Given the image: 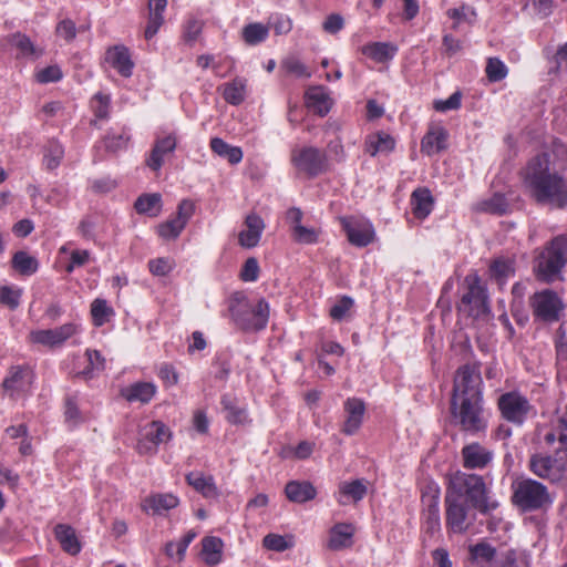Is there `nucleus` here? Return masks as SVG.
<instances>
[{"instance_id":"35","label":"nucleus","mask_w":567,"mask_h":567,"mask_svg":"<svg viewBox=\"0 0 567 567\" xmlns=\"http://www.w3.org/2000/svg\"><path fill=\"white\" fill-rule=\"evenodd\" d=\"M187 483L204 497H217L218 491L215 485L214 478L210 475H205L199 471L190 472L186 475Z\"/></svg>"},{"instance_id":"32","label":"nucleus","mask_w":567,"mask_h":567,"mask_svg":"<svg viewBox=\"0 0 567 567\" xmlns=\"http://www.w3.org/2000/svg\"><path fill=\"white\" fill-rule=\"evenodd\" d=\"M285 494L290 502L305 503L316 497L315 486L307 481H290L285 487Z\"/></svg>"},{"instance_id":"3","label":"nucleus","mask_w":567,"mask_h":567,"mask_svg":"<svg viewBox=\"0 0 567 567\" xmlns=\"http://www.w3.org/2000/svg\"><path fill=\"white\" fill-rule=\"evenodd\" d=\"M512 503L520 512H545L554 503L547 486L533 478H517L512 483Z\"/></svg>"},{"instance_id":"1","label":"nucleus","mask_w":567,"mask_h":567,"mask_svg":"<svg viewBox=\"0 0 567 567\" xmlns=\"http://www.w3.org/2000/svg\"><path fill=\"white\" fill-rule=\"evenodd\" d=\"M524 184L539 204L564 207L567 204V185L564 177L551 166L544 153L529 161L524 171Z\"/></svg>"},{"instance_id":"59","label":"nucleus","mask_w":567,"mask_h":567,"mask_svg":"<svg viewBox=\"0 0 567 567\" xmlns=\"http://www.w3.org/2000/svg\"><path fill=\"white\" fill-rule=\"evenodd\" d=\"M262 544L267 549L275 551H284L291 547V543L287 542L284 536L278 534L266 535Z\"/></svg>"},{"instance_id":"55","label":"nucleus","mask_w":567,"mask_h":567,"mask_svg":"<svg viewBox=\"0 0 567 567\" xmlns=\"http://www.w3.org/2000/svg\"><path fill=\"white\" fill-rule=\"evenodd\" d=\"M175 267V261L172 258H156L148 262L150 271L155 276H166Z\"/></svg>"},{"instance_id":"42","label":"nucleus","mask_w":567,"mask_h":567,"mask_svg":"<svg viewBox=\"0 0 567 567\" xmlns=\"http://www.w3.org/2000/svg\"><path fill=\"white\" fill-rule=\"evenodd\" d=\"M64 157V147L55 140H50L43 147L42 163L48 171L59 167Z\"/></svg>"},{"instance_id":"7","label":"nucleus","mask_w":567,"mask_h":567,"mask_svg":"<svg viewBox=\"0 0 567 567\" xmlns=\"http://www.w3.org/2000/svg\"><path fill=\"white\" fill-rule=\"evenodd\" d=\"M462 399H483L481 373L476 368L467 364L456 371L451 401Z\"/></svg>"},{"instance_id":"12","label":"nucleus","mask_w":567,"mask_h":567,"mask_svg":"<svg viewBox=\"0 0 567 567\" xmlns=\"http://www.w3.org/2000/svg\"><path fill=\"white\" fill-rule=\"evenodd\" d=\"M529 305L535 317L548 322L558 320L564 309L560 297L549 289L535 292L530 297Z\"/></svg>"},{"instance_id":"18","label":"nucleus","mask_w":567,"mask_h":567,"mask_svg":"<svg viewBox=\"0 0 567 567\" xmlns=\"http://www.w3.org/2000/svg\"><path fill=\"white\" fill-rule=\"evenodd\" d=\"M341 224L347 233L349 241L358 247H365L374 239V229L372 224L365 219L354 217L341 218Z\"/></svg>"},{"instance_id":"31","label":"nucleus","mask_w":567,"mask_h":567,"mask_svg":"<svg viewBox=\"0 0 567 567\" xmlns=\"http://www.w3.org/2000/svg\"><path fill=\"white\" fill-rule=\"evenodd\" d=\"M354 526L348 523H339L330 530L328 547L332 550H340L352 545Z\"/></svg>"},{"instance_id":"47","label":"nucleus","mask_w":567,"mask_h":567,"mask_svg":"<svg viewBox=\"0 0 567 567\" xmlns=\"http://www.w3.org/2000/svg\"><path fill=\"white\" fill-rule=\"evenodd\" d=\"M85 357L87 361V367L84 370L80 371L78 374L83 377L84 379H91L94 377L95 372H100L104 369L105 361L97 350H86Z\"/></svg>"},{"instance_id":"26","label":"nucleus","mask_w":567,"mask_h":567,"mask_svg":"<svg viewBox=\"0 0 567 567\" xmlns=\"http://www.w3.org/2000/svg\"><path fill=\"white\" fill-rule=\"evenodd\" d=\"M306 103L315 113L324 116L332 106V99L323 86H311L306 92Z\"/></svg>"},{"instance_id":"50","label":"nucleus","mask_w":567,"mask_h":567,"mask_svg":"<svg viewBox=\"0 0 567 567\" xmlns=\"http://www.w3.org/2000/svg\"><path fill=\"white\" fill-rule=\"evenodd\" d=\"M185 228V225L173 217L157 226V234L166 240L176 239Z\"/></svg>"},{"instance_id":"10","label":"nucleus","mask_w":567,"mask_h":567,"mask_svg":"<svg viewBox=\"0 0 567 567\" xmlns=\"http://www.w3.org/2000/svg\"><path fill=\"white\" fill-rule=\"evenodd\" d=\"M33 383V371L28 365H14L2 382L4 394L12 401L24 399Z\"/></svg>"},{"instance_id":"6","label":"nucleus","mask_w":567,"mask_h":567,"mask_svg":"<svg viewBox=\"0 0 567 567\" xmlns=\"http://www.w3.org/2000/svg\"><path fill=\"white\" fill-rule=\"evenodd\" d=\"M466 291L462 296L458 310L473 318L484 317L489 312L488 298L477 274L465 277Z\"/></svg>"},{"instance_id":"2","label":"nucleus","mask_w":567,"mask_h":567,"mask_svg":"<svg viewBox=\"0 0 567 567\" xmlns=\"http://www.w3.org/2000/svg\"><path fill=\"white\" fill-rule=\"evenodd\" d=\"M228 311L234 322L243 330L258 331L267 326L269 305L259 299L251 303L243 292H234L228 299Z\"/></svg>"},{"instance_id":"37","label":"nucleus","mask_w":567,"mask_h":567,"mask_svg":"<svg viewBox=\"0 0 567 567\" xmlns=\"http://www.w3.org/2000/svg\"><path fill=\"white\" fill-rule=\"evenodd\" d=\"M6 41L19 51L17 58L37 59L42 54V50L38 49L29 37L20 32L7 37Z\"/></svg>"},{"instance_id":"38","label":"nucleus","mask_w":567,"mask_h":567,"mask_svg":"<svg viewBox=\"0 0 567 567\" xmlns=\"http://www.w3.org/2000/svg\"><path fill=\"white\" fill-rule=\"evenodd\" d=\"M156 393V386L151 382H137L122 391V395L128 401L148 403Z\"/></svg>"},{"instance_id":"29","label":"nucleus","mask_w":567,"mask_h":567,"mask_svg":"<svg viewBox=\"0 0 567 567\" xmlns=\"http://www.w3.org/2000/svg\"><path fill=\"white\" fill-rule=\"evenodd\" d=\"M166 0H148V19L144 33L146 40L152 39L164 23L163 13L166 9Z\"/></svg>"},{"instance_id":"56","label":"nucleus","mask_w":567,"mask_h":567,"mask_svg":"<svg viewBox=\"0 0 567 567\" xmlns=\"http://www.w3.org/2000/svg\"><path fill=\"white\" fill-rule=\"evenodd\" d=\"M447 16L454 20L453 29H457L462 22H472L475 12L470 7L462 6L461 8L450 9Z\"/></svg>"},{"instance_id":"23","label":"nucleus","mask_w":567,"mask_h":567,"mask_svg":"<svg viewBox=\"0 0 567 567\" xmlns=\"http://www.w3.org/2000/svg\"><path fill=\"white\" fill-rule=\"evenodd\" d=\"M346 421L342 427V432L347 435L354 434L361 426L365 405L361 399L349 398L344 402Z\"/></svg>"},{"instance_id":"39","label":"nucleus","mask_w":567,"mask_h":567,"mask_svg":"<svg viewBox=\"0 0 567 567\" xmlns=\"http://www.w3.org/2000/svg\"><path fill=\"white\" fill-rule=\"evenodd\" d=\"M210 148L216 155L226 158L231 165L240 163L244 156L240 147L233 146L219 137L210 140Z\"/></svg>"},{"instance_id":"30","label":"nucleus","mask_w":567,"mask_h":567,"mask_svg":"<svg viewBox=\"0 0 567 567\" xmlns=\"http://www.w3.org/2000/svg\"><path fill=\"white\" fill-rule=\"evenodd\" d=\"M395 141L384 132L370 134L365 138L364 151L370 156L378 154H389L394 150Z\"/></svg>"},{"instance_id":"21","label":"nucleus","mask_w":567,"mask_h":567,"mask_svg":"<svg viewBox=\"0 0 567 567\" xmlns=\"http://www.w3.org/2000/svg\"><path fill=\"white\" fill-rule=\"evenodd\" d=\"M528 467L534 475L550 482H558L564 477L555 456L551 457L543 453L533 454L529 458Z\"/></svg>"},{"instance_id":"4","label":"nucleus","mask_w":567,"mask_h":567,"mask_svg":"<svg viewBox=\"0 0 567 567\" xmlns=\"http://www.w3.org/2000/svg\"><path fill=\"white\" fill-rule=\"evenodd\" d=\"M446 493L467 495L472 505L481 513L487 514L498 507V502L491 499L486 494V485L482 476L456 472L450 481Z\"/></svg>"},{"instance_id":"25","label":"nucleus","mask_w":567,"mask_h":567,"mask_svg":"<svg viewBox=\"0 0 567 567\" xmlns=\"http://www.w3.org/2000/svg\"><path fill=\"white\" fill-rule=\"evenodd\" d=\"M106 62L114 68L121 75L128 78L132 75L134 66L128 49L123 45H115L106 51Z\"/></svg>"},{"instance_id":"34","label":"nucleus","mask_w":567,"mask_h":567,"mask_svg":"<svg viewBox=\"0 0 567 567\" xmlns=\"http://www.w3.org/2000/svg\"><path fill=\"white\" fill-rule=\"evenodd\" d=\"M54 535L65 553L70 555L80 553L81 544L73 527L66 524H58L54 527Z\"/></svg>"},{"instance_id":"41","label":"nucleus","mask_w":567,"mask_h":567,"mask_svg":"<svg viewBox=\"0 0 567 567\" xmlns=\"http://www.w3.org/2000/svg\"><path fill=\"white\" fill-rule=\"evenodd\" d=\"M247 81L236 78L231 82L223 85V97L231 105H239L246 99Z\"/></svg>"},{"instance_id":"43","label":"nucleus","mask_w":567,"mask_h":567,"mask_svg":"<svg viewBox=\"0 0 567 567\" xmlns=\"http://www.w3.org/2000/svg\"><path fill=\"white\" fill-rule=\"evenodd\" d=\"M135 209L140 214L156 217L162 212V196L158 193L141 195L135 202Z\"/></svg>"},{"instance_id":"57","label":"nucleus","mask_w":567,"mask_h":567,"mask_svg":"<svg viewBox=\"0 0 567 567\" xmlns=\"http://www.w3.org/2000/svg\"><path fill=\"white\" fill-rule=\"evenodd\" d=\"M21 290L3 286L0 289V302L10 309H16L20 305Z\"/></svg>"},{"instance_id":"60","label":"nucleus","mask_w":567,"mask_h":567,"mask_svg":"<svg viewBox=\"0 0 567 567\" xmlns=\"http://www.w3.org/2000/svg\"><path fill=\"white\" fill-rule=\"evenodd\" d=\"M259 277V265L258 260L255 257L248 258L240 271V278L244 281H256Z\"/></svg>"},{"instance_id":"22","label":"nucleus","mask_w":567,"mask_h":567,"mask_svg":"<svg viewBox=\"0 0 567 567\" xmlns=\"http://www.w3.org/2000/svg\"><path fill=\"white\" fill-rule=\"evenodd\" d=\"M461 454L463 466L468 470L484 468L493 460V452L477 442L465 445Z\"/></svg>"},{"instance_id":"20","label":"nucleus","mask_w":567,"mask_h":567,"mask_svg":"<svg viewBox=\"0 0 567 567\" xmlns=\"http://www.w3.org/2000/svg\"><path fill=\"white\" fill-rule=\"evenodd\" d=\"M265 228L266 224L259 215L248 214L244 220V228L238 234V244L247 249L258 246Z\"/></svg>"},{"instance_id":"33","label":"nucleus","mask_w":567,"mask_h":567,"mask_svg":"<svg viewBox=\"0 0 567 567\" xmlns=\"http://www.w3.org/2000/svg\"><path fill=\"white\" fill-rule=\"evenodd\" d=\"M434 199L427 188H416L411 195L413 215L419 219L426 218L433 209Z\"/></svg>"},{"instance_id":"53","label":"nucleus","mask_w":567,"mask_h":567,"mask_svg":"<svg viewBox=\"0 0 567 567\" xmlns=\"http://www.w3.org/2000/svg\"><path fill=\"white\" fill-rule=\"evenodd\" d=\"M281 68L297 78H310L311 73L307 66L296 56H287L281 61Z\"/></svg>"},{"instance_id":"19","label":"nucleus","mask_w":567,"mask_h":567,"mask_svg":"<svg viewBox=\"0 0 567 567\" xmlns=\"http://www.w3.org/2000/svg\"><path fill=\"white\" fill-rule=\"evenodd\" d=\"M177 146V135L167 133L157 135L146 159V165L154 172H158L164 164L165 156L173 154Z\"/></svg>"},{"instance_id":"62","label":"nucleus","mask_w":567,"mask_h":567,"mask_svg":"<svg viewBox=\"0 0 567 567\" xmlns=\"http://www.w3.org/2000/svg\"><path fill=\"white\" fill-rule=\"evenodd\" d=\"M130 137L125 134H110L104 140L106 151L115 153L125 148Z\"/></svg>"},{"instance_id":"9","label":"nucleus","mask_w":567,"mask_h":567,"mask_svg":"<svg viewBox=\"0 0 567 567\" xmlns=\"http://www.w3.org/2000/svg\"><path fill=\"white\" fill-rule=\"evenodd\" d=\"M567 261V236L556 237L540 256L538 270L546 280H553Z\"/></svg>"},{"instance_id":"17","label":"nucleus","mask_w":567,"mask_h":567,"mask_svg":"<svg viewBox=\"0 0 567 567\" xmlns=\"http://www.w3.org/2000/svg\"><path fill=\"white\" fill-rule=\"evenodd\" d=\"M472 561L470 567H512L515 559L506 555L497 557L496 549L487 543H478L470 548Z\"/></svg>"},{"instance_id":"44","label":"nucleus","mask_w":567,"mask_h":567,"mask_svg":"<svg viewBox=\"0 0 567 567\" xmlns=\"http://www.w3.org/2000/svg\"><path fill=\"white\" fill-rule=\"evenodd\" d=\"M11 265L22 276L33 275L39 268L37 258L22 250L13 255Z\"/></svg>"},{"instance_id":"8","label":"nucleus","mask_w":567,"mask_h":567,"mask_svg":"<svg viewBox=\"0 0 567 567\" xmlns=\"http://www.w3.org/2000/svg\"><path fill=\"white\" fill-rule=\"evenodd\" d=\"M291 163L298 172L306 174L308 177L318 176L328 167L326 153L313 146L292 150Z\"/></svg>"},{"instance_id":"54","label":"nucleus","mask_w":567,"mask_h":567,"mask_svg":"<svg viewBox=\"0 0 567 567\" xmlns=\"http://www.w3.org/2000/svg\"><path fill=\"white\" fill-rule=\"evenodd\" d=\"M91 259V252L86 249H75L70 252V261L65 265V271L71 274L78 267L85 266Z\"/></svg>"},{"instance_id":"45","label":"nucleus","mask_w":567,"mask_h":567,"mask_svg":"<svg viewBox=\"0 0 567 567\" xmlns=\"http://www.w3.org/2000/svg\"><path fill=\"white\" fill-rule=\"evenodd\" d=\"M491 276L499 286L514 275V266L511 259L497 258L489 267Z\"/></svg>"},{"instance_id":"36","label":"nucleus","mask_w":567,"mask_h":567,"mask_svg":"<svg viewBox=\"0 0 567 567\" xmlns=\"http://www.w3.org/2000/svg\"><path fill=\"white\" fill-rule=\"evenodd\" d=\"M338 488V502L342 505L347 504L350 501L357 503L361 501L367 494V484L363 480L341 482Z\"/></svg>"},{"instance_id":"11","label":"nucleus","mask_w":567,"mask_h":567,"mask_svg":"<svg viewBox=\"0 0 567 567\" xmlns=\"http://www.w3.org/2000/svg\"><path fill=\"white\" fill-rule=\"evenodd\" d=\"M502 416L511 423L522 425L533 410L529 401L517 391L502 394L497 401Z\"/></svg>"},{"instance_id":"28","label":"nucleus","mask_w":567,"mask_h":567,"mask_svg":"<svg viewBox=\"0 0 567 567\" xmlns=\"http://www.w3.org/2000/svg\"><path fill=\"white\" fill-rule=\"evenodd\" d=\"M398 48L390 42H370L360 48V52L377 63H386L393 59Z\"/></svg>"},{"instance_id":"13","label":"nucleus","mask_w":567,"mask_h":567,"mask_svg":"<svg viewBox=\"0 0 567 567\" xmlns=\"http://www.w3.org/2000/svg\"><path fill=\"white\" fill-rule=\"evenodd\" d=\"M172 436L169 429L161 421L145 424L140 431L137 452L140 454H155L157 446L167 442Z\"/></svg>"},{"instance_id":"48","label":"nucleus","mask_w":567,"mask_h":567,"mask_svg":"<svg viewBox=\"0 0 567 567\" xmlns=\"http://www.w3.org/2000/svg\"><path fill=\"white\" fill-rule=\"evenodd\" d=\"M269 29L261 23H249L243 29L244 41L249 45H256L266 40Z\"/></svg>"},{"instance_id":"58","label":"nucleus","mask_w":567,"mask_h":567,"mask_svg":"<svg viewBox=\"0 0 567 567\" xmlns=\"http://www.w3.org/2000/svg\"><path fill=\"white\" fill-rule=\"evenodd\" d=\"M292 236L295 240L301 244H313L318 239V231L313 228H307L302 225L293 226Z\"/></svg>"},{"instance_id":"64","label":"nucleus","mask_w":567,"mask_h":567,"mask_svg":"<svg viewBox=\"0 0 567 567\" xmlns=\"http://www.w3.org/2000/svg\"><path fill=\"white\" fill-rule=\"evenodd\" d=\"M559 443L560 447L554 456L563 476H565L567 474V435H560Z\"/></svg>"},{"instance_id":"24","label":"nucleus","mask_w":567,"mask_h":567,"mask_svg":"<svg viewBox=\"0 0 567 567\" xmlns=\"http://www.w3.org/2000/svg\"><path fill=\"white\" fill-rule=\"evenodd\" d=\"M178 504V497L172 493H154L142 501L141 508L147 514L162 515L164 512L175 508Z\"/></svg>"},{"instance_id":"16","label":"nucleus","mask_w":567,"mask_h":567,"mask_svg":"<svg viewBox=\"0 0 567 567\" xmlns=\"http://www.w3.org/2000/svg\"><path fill=\"white\" fill-rule=\"evenodd\" d=\"M78 332L79 326L73 322H69L54 329L33 330L29 333V339L32 343L55 348L62 346Z\"/></svg>"},{"instance_id":"63","label":"nucleus","mask_w":567,"mask_h":567,"mask_svg":"<svg viewBox=\"0 0 567 567\" xmlns=\"http://www.w3.org/2000/svg\"><path fill=\"white\" fill-rule=\"evenodd\" d=\"M62 78V72L56 65H50L40 70L35 74V79L39 83H51L56 82Z\"/></svg>"},{"instance_id":"27","label":"nucleus","mask_w":567,"mask_h":567,"mask_svg":"<svg viewBox=\"0 0 567 567\" xmlns=\"http://www.w3.org/2000/svg\"><path fill=\"white\" fill-rule=\"evenodd\" d=\"M447 131L441 126L432 127L421 141V152L426 155L440 153L446 148Z\"/></svg>"},{"instance_id":"14","label":"nucleus","mask_w":567,"mask_h":567,"mask_svg":"<svg viewBox=\"0 0 567 567\" xmlns=\"http://www.w3.org/2000/svg\"><path fill=\"white\" fill-rule=\"evenodd\" d=\"M440 489L436 485H427L422 493L423 518L425 534L431 538L440 533L441 519L439 509Z\"/></svg>"},{"instance_id":"61","label":"nucleus","mask_w":567,"mask_h":567,"mask_svg":"<svg viewBox=\"0 0 567 567\" xmlns=\"http://www.w3.org/2000/svg\"><path fill=\"white\" fill-rule=\"evenodd\" d=\"M353 306V300L350 297H342L330 309V316L333 320H342Z\"/></svg>"},{"instance_id":"15","label":"nucleus","mask_w":567,"mask_h":567,"mask_svg":"<svg viewBox=\"0 0 567 567\" xmlns=\"http://www.w3.org/2000/svg\"><path fill=\"white\" fill-rule=\"evenodd\" d=\"M446 526L453 533H464L471 525L464 498L456 493H446Z\"/></svg>"},{"instance_id":"46","label":"nucleus","mask_w":567,"mask_h":567,"mask_svg":"<svg viewBox=\"0 0 567 567\" xmlns=\"http://www.w3.org/2000/svg\"><path fill=\"white\" fill-rule=\"evenodd\" d=\"M224 410L227 412L226 419L233 424H243L247 421V413L244 409L239 408L236 399L224 395L221 399Z\"/></svg>"},{"instance_id":"51","label":"nucleus","mask_w":567,"mask_h":567,"mask_svg":"<svg viewBox=\"0 0 567 567\" xmlns=\"http://www.w3.org/2000/svg\"><path fill=\"white\" fill-rule=\"evenodd\" d=\"M508 204L505 199V197L501 194H495L493 197H491L487 200L482 202L478 205V209L482 212L502 215L507 212Z\"/></svg>"},{"instance_id":"5","label":"nucleus","mask_w":567,"mask_h":567,"mask_svg":"<svg viewBox=\"0 0 567 567\" xmlns=\"http://www.w3.org/2000/svg\"><path fill=\"white\" fill-rule=\"evenodd\" d=\"M451 415L461 431L475 435L487 430L488 413L483 405V399L451 401Z\"/></svg>"},{"instance_id":"49","label":"nucleus","mask_w":567,"mask_h":567,"mask_svg":"<svg viewBox=\"0 0 567 567\" xmlns=\"http://www.w3.org/2000/svg\"><path fill=\"white\" fill-rule=\"evenodd\" d=\"M91 315L95 326L101 327L114 315L111 307L103 299H95L91 305Z\"/></svg>"},{"instance_id":"52","label":"nucleus","mask_w":567,"mask_h":567,"mask_svg":"<svg viewBox=\"0 0 567 567\" xmlns=\"http://www.w3.org/2000/svg\"><path fill=\"white\" fill-rule=\"evenodd\" d=\"M485 72L491 82H498L506 78L508 70L498 58H489L487 60Z\"/></svg>"},{"instance_id":"40","label":"nucleus","mask_w":567,"mask_h":567,"mask_svg":"<svg viewBox=\"0 0 567 567\" xmlns=\"http://www.w3.org/2000/svg\"><path fill=\"white\" fill-rule=\"evenodd\" d=\"M202 557L208 566H216L221 560L223 542L218 537H205L202 540Z\"/></svg>"}]
</instances>
